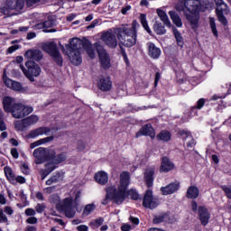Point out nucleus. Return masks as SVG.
<instances>
[{"instance_id":"1","label":"nucleus","mask_w":231,"mask_h":231,"mask_svg":"<svg viewBox=\"0 0 231 231\" xmlns=\"http://www.w3.org/2000/svg\"><path fill=\"white\" fill-rule=\"evenodd\" d=\"M60 48L65 55H71L70 61L74 66H80L82 64V55L80 50L82 48L87 51L88 57L93 59L95 57V50H93V44L88 38H79L74 37L69 40V43H66L65 46L60 43Z\"/></svg>"},{"instance_id":"2","label":"nucleus","mask_w":231,"mask_h":231,"mask_svg":"<svg viewBox=\"0 0 231 231\" xmlns=\"http://www.w3.org/2000/svg\"><path fill=\"white\" fill-rule=\"evenodd\" d=\"M119 183L117 194H120L121 190V196H123V199L119 200L121 204L124 203L125 199H127V198H130L133 201H138V199H140V194L135 189L132 188L127 189L131 183V174L129 171H123L121 173Z\"/></svg>"},{"instance_id":"3","label":"nucleus","mask_w":231,"mask_h":231,"mask_svg":"<svg viewBox=\"0 0 231 231\" xmlns=\"http://www.w3.org/2000/svg\"><path fill=\"white\" fill-rule=\"evenodd\" d=\"M136 24H138V22L134 20L132 23V28L123 27L118 29L116 37L118 41H120L119 46L133 48V46L136 44Z\"/></svg>"},{"instance_id":"4","label":"nucleus","mask_w":231,"mask_h":231,"mask_svg":"<svg viewBox=\"0 0 231 231\" xmlns=\"http://www.w3.org/2000/svg\"><path fill=\"white\" fill-rule=\"evenodd\" d=\"M20 69H22L23 75H25L30 82H35L34 77H39L41 75V67L35 61L29 60L24 65L20 64Z\"/></svg>"},{"instance_id":"5","label":"nucleus","mask_w":231,"mask_h":231,"mask_svg":"<svg viewBox=\"0 0 231 231\" xmlns=\"http://www.w3.org/2000/svg\"><path fill=\"white\" fill-rule=\"evenodd\" d=\"M75 209V204H73V198L71 197L63 199L61 203L56 205V210H58V212H63L65 217L69 219L75 217V215L77 214Z\"/></svg>"},{"instance_id":"6","label":"nucleus","mask_w":231,"mask_h":231,"mask_svg":"<svg viewBox=\"0 0 231 231\" xmlns=\"http://www.w3.org/2000/svg\"><path fill=\"white\" fill-rule=\"evenodd\" d=\"M42 50L43 51H45V53H48L51 57L57 66L62 68L64 64V60L62 59V55L59 51V46H57V43H55V42H50L48 43H45L42 46Z\"/></svg>"},{"instance_id":"7","label":"nucleus","mask_w":231,"mask_h":231,"mask_svg":"<svg viewBox=\"0 0 231 231\" xmlns=\"http://www.w3.org/2000/svg\"><path fill=\"white\" fill-rule=\"evenodd\" d=\"M106 198L102 201V205H107L109 201H115L116 205H120V199H123L124 197L121 191L118 193V189L116 186H109L106 189Z\"/></svg>"},{"instance_id":"8","label":"nucleus","mask_w":231,"mask_h":231,"mask_svg":"<svg viewBox=\"0 0 231 231\" xmlns=\"http://www.w3.org/2000/svg\"><path fill=\"white\" fill-rule=\"evenodd\" d=\"M33 113V107L24 106L23 103H14L13 111L11 114L14 118H24V116H28V115H32Z\"/></svg>"},{"instance_id":"9","label":"nucleus","mask_w":231,"mask_h":231,"mask_svg":"<svg viewBox=\"0 0 231 231\" xmlns=\"http://www.w3.org/2000/svg\"><path fill=\"white\" fill-rule=\"evenodd\" d=\"M189 12L192 15H199V12H201V4H196L194 0H184V5H182L181 9H178L179 12L183 10Z\"/></svg>"},{"instance_id":"10","label":"nucleus","mask_w":231,"mask_h":231,"mask_svg":"<svg viewBox=\"0 0 231 231\" xmlns=\"http://www.w3.org/2000/svg\"><path fill=\"white\" fill-rule=\"evenodd\" d=\"M140 136H149L152 140H154L156 138V130H154L151 123L145 124L135 134V138H140Z\"/></svg>"},{"instance_id":"11","label":"nucleus","mask_w":231,"mask_h":231,"mask_svg":"<svg viewBox=\"0 0 231 231\" xmlns=\"http://www.w3.org/2000/svg\"><path fill=\"white\" fill-rule=\"evenodd\" d=\"M143 207L144 208H150L151 210L158 207V202L154 200L152 189H147L145 191V194L143 199Z\"/></svg>"},{"instance_id":"12","label":"nucleus","mask_w":231,"mask_h":231,"mask_svg":"<svg viewBox=\"0 0 231 231\" xmlns=\"http://www.w3.org/2000/svg\"><path fill=\"white\" fill-rule=\"evenodd\" d=\"M180 188L181 182H180V180H176L164 187H162L161 192L162 196H171V194H176Z\"/></svg>"},{"instance_id":"13","label":"nucleus","mask_w":231,"mask_h":231,"mask_svg":"<svg viewBox=\"0 0 231 231\" xmlns=\"http://www.w3.org/2000/svg\"><path fill=\"white\" fill-rule=\"evenodd\" d=\"M102 41L108 48H116L118 46V41H116V35L113 32H106L101 36Z\"/></svg>"},{"instance_id":"14","label":"nucleus","mask_w":231,"mask_h":231,"mask_svg":"<svg viewBox=\"0 0 231 231\" xmlns=\"http://www.w3.org/2000/svg\"><path fill=\"white\" fill-rule=\"evenodd\" d=\"M97 89L105 93L111 91V89H113V81H111V78L101 76L97 80Z\"/></svg>"},{"instance_id":"15","label":"nucleus","mask_w":231,"mask_h":231,"mask_svg":"<svg viewBox=\"0 0 231 231\" xmlns=\"http://www.w3.org/2000/svg\"><path fill=\"white\" fill-rule=\"evenodd\" d=\"M198 215L202 226H207L210 222V212H208V208L205 206H199Z\"/></svg>"},{"instance_id":"16","label":"nucleus","mask_w":231,"mask_h":231,"mask_svg":"<svg viewBox=\"0 0 231 231\" xmlns=\"http://www.w3.org/2000/svg\"><path fill=\"white\" fill-rule=\"evenodd\" d=\"M174 162H171V159L167 156H163L161 161L160 172H171V171H174Z\"/></svg>"},{"instance_id":"17","label":"nucleus","mask_w":231,"mask_h":231,"mask_svg":"<svg viewBox=\"0 0 231 231\" xmlns=\"http://www.w3.org/2000/svg\"><path fill=\"white\" fill-rule=\"evenodd\" d=\"M98 55L101 68L106 70L109 69L111 68V59L109 58V54H107L106 50H102L98 51Z\"/></svg>"},{"instance_id":"18","label":"nucleus","mask_w":231,"mask_h":231,"mask_svg":"<svg viewBox=\"0 0 231 231\" xmlns=\"http://www.w3.org/2000/svg\"><path fill=\"white\" fill-rule=\"evenodd\" d=\"M148 48V55L151 59L157 60L162 55V49L156 46L154 42H149L146 43Z\"/></svg>"},{"instance_id":"19","label":"nucleus","mask_w":231,"mask_h":231,"mask_svg":"<svg viewBox=\"0 0 231 231\" xmlns=\"http://www.w3.org/2000/svg\"><path fill=\"white\" fill-rule=\"evenodd\" d=\"M46 148L39 147L33 151L32 156L36 159L35 164L41 165L44 163L46 158Z\"/></svg>"},{"instance_id":"20","label":"nucleus","mask_w":231,"mask_h":231,"mask_svg":"<svg viewBox=\"0 0 231 231\" xmlns=\"http://www.w3.org/2000/svg\"><path fill=\"white\" fill-rule=\"evenodd\" d=\"M3 80L6 88H12L14 91H21L23 89V85L20 82L12 80L5 72L3 74Z\"/></svg>"},{"instance_id":"21","label":"nucleus","mask_w":231,"mask_h":231,"mask_svg":"<svg viewBox=\"0 0 231 231\" xmlns=\"http://www.w3.org/2000/svg\"><path fill=\"white\" fill-rule=\"evenodd\" d=\"M51 133V128L48 126H41L34 130H31L28 136L30 138H37V136H42V134H48Z\"/></svg>"},{"instance_id":"22","label":"nucleus","mask_w":231,"mask_h":231,"mask_svg":"<svg viewBox=\"0 0 231 231\" xmlns=\"http://www.w3.org/2000/svg\"><path fill=\"white\" fill-rule=\"evenodd\" d=\"M24 57H26V59H31L32 60H36L39 62V60H42V57H44V55L40 50H28L25 52Z\"/></svg>"},{"instance_id":"23","label":"nucleus","mask_w":231,"mask_h":231,"mask_svg":"<svg viewBox=\"0 0 231 231\" xmlns=\"http://www.w3.org/2000/svg\"><path fill=\"white\" fill-rule=\"evenodd\" d=\"M144 183L148 189L154 185V169H147L144 171Z\"/></svg>"},{"instance_id":"24","label":"nucleus","mask_w":231,"mask_h":231,"mask_svg":"<svg viewBox=\"0 0 231 231\" xmlns=\"http://www.w3.org/2000/svg\"><path fill=\"white\" fill-rule=\"evenodd\" d=\"M8 10H15L21 12L24 8V0H11L7 1Z\"/></svg>"},{"instance_id":"25","label":"nucleus","mask_w":231,"mask_h":231,"mask_svg":"<svg viewBox=\"0 0 231 231\" xmlns=\"http://www.w3.org/2000/svg\"><path fill=\"white\" fill-rule=\"evenodd\" d=\"M187 21L189 23L191 29L196 32L199 28V14H185Z\"/></svg>"},{"instance_id":"26","label":"nucleus","mask_w":231,"mask_h":231,"mask_svg":"<svg viewBox=\"0 0 231 231\" xmlns=\"http://www.w3.org/2000/svg\"><path fill=\"white\" fill-rule=\"evenodd\" d=\"M2 104H3L4 111L5 113H12L14 109V97L10 96L4 97L2 100Z\"/></svg>"},{"instance_id":"27","label":"nucleus","mask_w":231,"mask_h":231,"mask_svg":"<svg viewBox=\"0 0 231 231\" xmlns=\"http://www.w3.org/2000/svg\"><path fill=\"white\" fill-rule=\"evenodd\" d=\"M186 198L188 199H198L199 198V189L198 186L191 185L188 188L186 192Z\"/></svg>"},{"instance_id":"28","label":"nucleus","mask_w":231,"mask_h":231,"mask_svg":"<svg viewBox=\"0 0 231 231\" xmlns=\"http://www.w3.org/2000/svg\"><path fill=\"white\" fill-rule=\"evenodd\" d=\"M94 180L99 185H106L109 181V176L106 171H98L95 174Z\"/></svg>"},{"instance_id":"29","label":"nucleus","mask_w":231,"mask_h":231,"mask_svg":"<svg viewBox=\"0 0 231 231\" xmlns=\"http://www.w3.org/2000/svg\"><path fill=\"white\" fill-rule=\"evenodd\" d=\"M156 138L159 142H171L172 138V134L169 130H162L157 135Z\"/></svg>"},{"instance_id":"30","label":"nucleus","mask_w":231,"mask_h":231,"mask_svg":"<svg viewBox=\"0 0 231 231\" xmlns=\"http://www.w3.org/2000/svg\"><path fill=\"white\" fill-rule=\"evenodd\" d=\"M168 14H169L173 24H175V26H177V28H181V26H183L181 18L180 17V14H178V13H176V11H174V10L169 11Z\"/></svg>"},{"instance_id":"31","label":"nucleus","mask_w":231,"mask_h":231,"mask_svg":"<svg viewBox=\"0 0 231 231\" xmlns=\"http://www.w3.org/2000/svg\"><path fill=\"white\" fill-rule=\"evenodd\" d=\"M172 31L177 45L179 46V48H180V50H183V46H185V42L183 41V36H181V32H180V31L176 27H172Z\"/></svg>"},{"instance_id":"32","label":"nucleus","mask_w":231,"mask_h":231,"mask_svg":"<svg viewBox=\"0 0 231 231\" xmlns=\"http://www.w3.org/2000/svg\"><path fill=\"white\" fill-rule=\"evenodd\" d=\"M157 14L160 17L161 21L167 26L168 28H171L172 24L171 23V20H169V16L167 15V13L163 11L162 9H157Z\"/></svg>"},{"instance_id":"33","label":"nucleus","mask_w":231,"mask_h":231,"mask_svg":"<svg viewBox=\"0 0 231 231\" xmlns=\"http://www.w3.org/2000/svg\"><path fill=\"white\" fill-rule=\"evenodd\" d=\"M153 31L157 35H165L167 33V29H165V23L156 21L153 23Z\"/></svg>"},{"instance_id":"34","label":"nucleus","mask_w":231,"mask_h":231,"mask_svg":"<svg viewBox=\"0 0 231 231\" xmlns=\"http://www.w3.org/2000/svg\"><path fill=\"white\" fill-rule=\"evenodd\" d=\"M140 23L143 26V28L149 33V35L152 34V31H151V28L149 27V23L147 22V14H141L139 17Z\"/></svg>"},{"instance_id":"35","label":"nucleus","mask_w":231,"mask_h":231,"mask_svg":"<svg viewBox=\"0 0 231 231\" xmlns=\"http://www.w3.org/2000/svg\"><path fill=\"white\" fill-rule=\"evenodd\" d=\"M4 172L9 183H15V173H14V171L10 166H5L4 168Z\"/></svg>"},{"instance_id":"36","label":"nucleus","mask_w":231,"mask_h":231,"mask_svg":"<svg viewBox=\"0 0 231 231\" xmlns=\"http://www.w3.org/2000/svg\"><path fill=\"white\" fill-rule=\"evenodd\" d=\"M63 175L60 171H56L54 175H52L49 180H46V185H51L52 183H59V181H62Z\"/></svg>"},{"instance_id":"37","label":"nucleus","mask_w":231,"mask_h":231,"mask_svg":"<svg viewBox=\"0 0 231 231\" xmlns=\"http://www.w3.org/2000/svg\"><path fill=\"white\" fill-rule=\"evenodd\" d=\"M216 14H217V17L219 23H221L223 24V26H227L228 20L226 19V16L223 14V8H221V9L217 8Z\"/></svg>"},{"instance_id":"38","label":"nucleus","mask_w":231,"mask_h":231,"mask_svg":"<svg viewBox=\"0 0 231 231\" xmlns=\"http://www.w3.org/2000/svg\"><path fill=\"white\" fill-rule=\"evenodd\" d=\"M14 129L18 133H23V131H26V129H28V125L26 121H24V119H22L21 121H16L14 123Z\"/></svg>"},{"instance_id":"39","label":"nucleus","mask_w":231,"mask_h":231,"mask_svg":"<svg viewBox=\"0 0 231 231\" xmlns=\"http://www.w3.org/2000/svg\"><path fill=\"white\" fill-rule=\"evenodd\" d=\"M206 102H207V99H205L203 97L199 98L197 101V105L190 107V110H189L190 115H192V113H194L196 109H199V110L203 109Z\"/></svg>"},{"instance_id":"40","label":"nucleus","mask_w":231,"mask_h":231,"mask_svg":"<svg viewBox=\"0 0 231 231\" xmlns=\"http://www.w3.org/2000/svg\"><path fill=\"white\" fill-rule=\"evenodd\" d=\"M24 119L25 124H27V126L30 127V125H33L39 122V116L35 115H32L30 116H27Z\"/></svg>"},{"instance_id":"41","label":"nucleus","mask_w":231,"mask_h":231,"mask_svg":"<svg viewBox=\"0 0 231 231\" xmlns=\"http://www.w3.org/2000/svg\"><path fill=\"white\" fill-rule=\"evenodd\" d=\"M68 160V155L66 154V152H62L56 155V159L54 161L55 165H59L60 163H63V162H66Z\"/></svg>"},{"instance_id":"42","label":"nucleus","mask_w":231,"mask_h":231,"mask_svg":"<svg viewBox=\"0 0 231 231\" xmlns=\"http://www.w3.org/2000/svg\"><path fill=\"white\" fill-rule=\"evenodd\" d=\"M209 26L214 37H219V34L217 32V27L216 26V18L209 17Z\"/></svg>"},{"instance_id":"43","label":"nucleus","mask_w":231,"mask_h":231,"mask_svg":"<svg viewBox=\"0 0 231 231\" xmlns=\"http://www.w3.org/2000/svg\"><path fill=\"white\" fill-rule=\"evenodd\" d=\"M119 48H120V53L123 57V60L126 68H129L131 66V62L129 61V58L127 57V52H125V49L124 48V46L119 45Z\"/></svg>"},{"instance_id":"44","label":"nucleus","mask_w":231,"mask_h":231,"mask_svg":"<svg viewBox=\"0 0 231 231\" xmlns=\"http://www.w3.org/2000/svg\"><path fill=\"white\" fill-rule=\"evenodd\" d=\"M97 206L95 204H87L83 209V216H90L92 212H95Z\"/></svg>"},{"instance_id":"45","label":"nucleus","mask_w":231,"mask_h":231,"mask_svg":"<svg viewBox=\"0 0 231 231\" xmlns=\"http://www.w3.org/2000/svg\"><path fill=\"white\" fill-rule=\"evenodd\" d=\"M56 156L57 152H55V151L46 152L45 162H52V163L55 164Z\"/></svg>"},{"instance_id":"46","label":"nucleus","mask_w":231,"mask_h":231,"mask_svg":"<svg viewBox=\"0 0 231 231\" xmlns=\"http://www.w3.org/2000/svg\"><path fill=\"white\" fill-rule=\"evenodd\" d=\"M102 225H104V217H101L89 223V226H93L94 228H98V226H102Z\"/></svg>"},{"instance_id":"47","label":"nucleus","mask_w":231,"mask_h":231,"mask_svg":"<svg viewBox=\"0 0 231 231\" xmlns=\"http://www.w3.org/2000/svg\"><path fill=\"white\" fill-rule=\"evenodd\" d=\"M165 217H167L166 214H161V215L155 216L152 219V223L154 225H160V223H163V221H165Z\"/></svg>"},{"instance_id":"48","label":"nucleus","mask_w":231,"mask_h":231,"mask_svg":"<svg viewBox=\"0 0 231 231\" xmlns=\"http://www.w3.org/2000/svg\"><path fill=\"white\" fill-rule=\"evenodd\" d=\"M80 198H82V192L81 191H77L75 198L73 199V204H74V208H79V205H80Z\"/></svg>"},{"instance_id":"49","label":"nucleus","mask_w":231,"mask_h":231,"mask_svg":"<svg viewBox=\"0 0 231 231\" xmlns=\"http://www.w3.org/2000/svg\"><path fill=\"white\" fill-rule=\"evenodd\" d=\"M178 134L180 136H184L183 137V141H187V138H192V133L189 132L188 130H185V129H181V130H179L178 132Z\"/></svg>"},{"instance_id":"50","label":"nucleus","mask_w":231,"mask_h":231,"mask_svg":"<svg viewBox=\"0 0 231 231\" xmlns=\"http://www.w3.org/2000/svg\"><path fill=\"white\" fill-rule=\"evenodd\" d=\"M50 203H52L53 205H58V203H61L60 197L57 194L51 195L49 198Z\"/></svg>"},{"instance_id":"51","label":"nucleus","mask_w":231,"mask_h":231,"mask_svg":"<svg viewBox=\"0 0 231 231\" xmlns=\"http://www.w3.org/2000/svg\"><path fill=\"white\" fill-rule=\"evenodd\" d=\"M220 189L226 194V197L227 198V199H231V188L226 185H222L220 186Z\"/></svg>"},{"instance_id":"52","label":"nucleus","mask_w":231,"mask_h":231,"mask_svg":"<svg viewBox=\"0 0 231 231\" xmlns=\"http://www.w3.org/2000/svg\"><path fill=\"white\" fill-rule=\"evenodd\" d=\"M55 169H57V166H55V163L53 162H47L45 164V170L49 174H51Z\"/></svg>"},{"instance_id":"53","label":"nucleus","mask_w":231,"mask_h":231,"mask_svg":"<svg viewBox=\"0 0 231 231\" xmlns=\"http://www.w3.org/2000/svg\"><path fill=\"white\" fill-rule=\"evenodd\" d=\"M53 140H55V137H53V135L42 138L38 140V142L40 143V145H44V143H50V142H53Z\"/></svg>"},{"instance_id":"54","label":"nucleus","mask_w":231,"mask_h":231,"mask_svg":"<svg viewBox=\"0 0 231 231\" xmlns=\"http://www.w3.org/2000/svg\"><path fill=\"white\" fill-rule=\"evenodd\" d=\"M86 150V143L82 140H78L77 151L78 152H82Z\"/></svg>"},{"instance_id":"55","label":"nucleus","mask_w":231,"mask_h":231,"mask_svg":"<svg viewBox=\"0 0 231 231\" xmlns=\"http://www.w3.org/2000/svg\"><path fill=\"white\" fill-rule=\"evenodd\" d=\"M42 26H43V28H53V26H55V21L48 18V20L43 22Z\"/></svg>"},{"instance_id":"56","label":"nucleus","mask_w":231,"mask_h":231,"mask_svg":"<svg viewBox=\"0 0 231 231\" xmlns=\"http://www.w3.org/2000/svg\"><path fill=\"white\" fill-rule=\"evenodd\" d=\"M21 171L23 174H25V176H28V174H30V167H28V164L26 163L22 164Z\"/></svg>"},{"instance_id":"57","label":"nucleus","mask_w":231,"mask_h":231,"mask_svg":"<svg viewBox=\"0 0 231 231\" xmlns=\"http://www.w3.org/2000/svg\"><path fill=\"white\" fill-rule=\"evenodd\" d=\"M0 223H8V217L3 211V209H0Z\"/></svg>"},{"instance_id":"58","label":"nucleus","mask_w":231,"mask_h":231,"mask_svg":"<svg viewBox=\"0 0 231 231\" xmlns=\"http://www.w3.org/2000/svg\"><path fill=\"white\" fill-rule=\"evenodd\" d=\"M46 209V206L44 204H37L35 207V210L38 214H42L43 210Z\"/></svg>"},{"instance_id":"59","label":"nucleus","mask_w":231,"mask_h":231,"mask_svg":"<svg viewBox=\"0 0 231 231\" xmlns=\"http://www.w3.org/2000/svg\"><path fill=\"white\" fill-rule=\"evenodd\" d=\"M129 221L130 223H132V225H135V226L140 225V219L136 217L130 216Z\"/></svg>"},{"instance_id":"60","label":"nucleus","mask_w":231,"mask_h":231,"mask_svg":"<svg viewBox=\"0 0 231 231\" xmlns=\"http://www.w3.org/2000/svg\"><path fill=\"white\" fill-rule=\"evenodd\" d=\"M14 181L16 183H20L21 185H23V183H26V179L23 176H17L14 177Z\"/></svg>"},{"instance_id":"61","label":"nucleus","mask_w":231,"mask_h":231,"mask_svg":"<svg viewBox=\"0 0 231 231\" xmlns=\"http://www.w3.org/2000/svg\"><path fill=\"white\" fill-rule=\"evenodd\" d=\"M11 155H12L13 158H14L15 160H17V158H19V152L17 151V148H12V149H11Z\"/></svg>"},{"instance_id":"62","label":"nucleus","mask_w":231,"mask_h":231,"mask_svg":"<svg viewBox=\"0 0 231 231\" xmlns=\"http://www.w3.org/2000/svg\"><path fill=\"white\" fill-rule=\"evenodd\" d=\"M19 49V45H12L7 49V53H14V51H17Z\"/></svg>"},{"instance_id":"63","label":"nucleus","mask_w":231,"mask_h":231,"mask_svg":"<svg viewBox=\"0 0 231 231\" xmlns=\"http://www.w3.org/2000/svg\"><path fill=\"white\" fill-rule=\"evenodd\" d=\"M36 212H35V209L33 208H27L25 209V215L27 216H35Z\"/></svg>"},{"instance_id":"64","label":"nucleus","mask_w":231,"mask_h":231,"mask_svg":"<svg viewBox=\"0 0 231 231\" xmlns=\"http://www.w3.org/2000/svg\"><path fill=\"white\" fill-rule=\"evenodd\" d=\"M77 230L78 231H88L89 227H88V226L86 225H80L77 226Z\"/></svg>"}]
</instances>
